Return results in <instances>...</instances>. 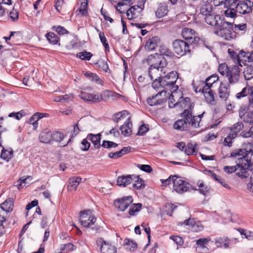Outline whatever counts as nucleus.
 I'll return each instance as SVG.
<instances>
[{"label": "nucleus", "mask_w": 253, "mask_h": 253, "mask_svg": "<svg viewBox=\"0 0 253 253\" xmlns=\"http://www.w3.org/2000/svg\"><path fill=\"white\" fill-rule=\"evenodd\" d=\"M239 158V166L241 165L239 176H243L245 173H248L249 169L253 168V151H248L245 149H237L233 150L230 154V157L232 158Z\"/></svg>", "instance_id": "1"}, {"label": "nucleus", "mask_w": 253, "mask_h": 253, "mask_svg": "<svg viewBox=\"0 0 253 253\" xmlns=\"http://www.w3.org/2000/svg\"><path fill=\"white\" fill-rule=\"evenodd\" d=\"M165 71L163 73L162 76L159 77V81H155L152 83V86L154 89H158L160 86L168 89L176 90L178 86L175 84L178 79V74L176 71H171L165 75Z\"/></svg>", "instance_id": "2"}, {"label": "nucleus", "mask_w": 253, "mask_h": 253, "mask_svg": "<svg viewBox=\"0 0 253 253\" xmlns=\"http://www.w3.org/2000/svg\"><path fill=\"white\" fill-rule=\"evenodd\" d=\"M214 33L226 40H230L232 38V33L233 30L232 23L227 22L224 19L221 21L219 26H217Z\"/></svg>", "instance_id": "3"}, {"label": "nucleus", "mask_w": 253, "mask_h": 253, "mask_svg": "<svg viewBox=\"0 0 253 253\" xmlns=\"http://www.w3.org/2000/svg\"><path fill=\"white\" fill-rule=\"evenodd\" d=\"M172 45L174 52L181 56L191 52L190 44L183 40H175L172 42Z\"/></svg>", "instance_id": "4"}, {"label": "nucleus", "mask_w": 253, "mask_h": 253, "mask_svg": "<svg viewBox=\"0 0 253 253\" xmlns=\"http://www.w3.org/2000/svg\"><path fill=\"white\" fill-rule=\"evenodd\" d=\"M146 62L150 66L161 68H164L168 65L164 56L158 53L149 55L146 59Z\"/></svg>", "instance_id": "5"}, {"label": "nucleus", "mask_w": 253, "mask_h": 253, "mask_svg": "<svg viewBox=\"0 0 253 253\" xmlns=\"http://www.w3.org/2000/svg\"><path fill=\"white\" fill-rule=\"evenodd\" d=\"M173 190L178 193L186 192L189 188V183L180 178L177 175L172 176Z\"/></svg>", "instance_id": "6"}, {"label": "nucleus", "mask_w": 253, "mask_h": 253, "mask_svg": "<svg viewBox=\"0 0 253 253\" xmlns=\"http://www.w3.org/2000/svg\"><path fill=\"white\" fill-rule=\"evenodd\" d=\"M96 220V217L92 214L90 210H85L80 212V222L84 227H89L94 224Z\"/></svg>", "instance_id": "7"}, {"label": "nucleus", "mask_w": 253, "mask_h": 253, "mask_svg": "<svg viewBox=\"0 0 253 253\" xmlns=\"http://www.w3.org/2000/svg\"><path fill=\"white\" fill-rule=\"evenodd\" d=\"M97 247L101 253H116L117 248L110 243L105 241L103 238H98L96 240Z\"/></svg>", "instance_id": "8"}, {"label": "nucleus", "mask_w": 253, "mask_h": 253, "mask_svg": "<svg viewBox=\"0 0 253 253\" xmlns=\"http://www.w3.org/2000/svg\"><path fill=\"white\" fill-rule=\"evenodd\" d=\"M253 2L250 0H240L236 5V11L242 14H250L252 12Z\"/></svg>", "instance_id": "9"}, {"label": "nucleus", "mask_w": 253, "mask_h": 253, "mask_svg": "<svg viewBox=\"0 0 253 253\" xmlns=\"http://www.w3.org/2000/svg\"><path fill=\"white\" fill-rule=\"evenodd\" d=\"M163 94H164V95L167 94V91L165 90H162L160 91L159 93L156 94V95H153L147 99V103L150 106H157V105H162L164 103L167 102L168 96H166L164 98H160Z\"/></svg>", "instance_id": "10"}, {"label": "nucleus", "mask_w": 253, "mask_h": 253, "mask_svg": "<svg viewBox=\"0 0 253 253\" xmlns=\"http://www.w3.org/2000/svg\"><path fill=\"white\" fill-rule=\"evenodd\" d=\"M146 0H141L139 5H135L129 8L126 12V16L128 19L137 18L142 13L144 7V3Z\"/></svg>", "instance_id": "11"}, {"label": "nucleus", "mask_w": 253, "mask_h": 253, "mask_svg": "<svg viewBox=\"0 0 253 253\" xmlns=\"http://www.w3.org/2000/svg\"><path fill=\"white\" fill-rule=\"evenodd\" d=\"M133 199L130 196L124 197L123 198L115 200L114 205L119 211H125L127 207L132 203Z\"/></svg>", "instance_id": "12"}, {"label": "nucleus", "mask_w": 253, "mask_h": 253, "mask_svg": "<svg viewBox=\"0 0 253 253\" xmlns=\"http://www.w3.org/2000/svg\"><path fill=\"white\" fill-rule=\"evenodd\" d=\"M80 96L82 99L92 103L99 102L103 99L102 94L101 93L94 94L82 91Z\"/></svg>", "instance_id": "13"}, {"label": "nucleus", "mask_w": 253, "mask_h": 253, "mask_svg": "<svg viewBox=\"0 0 253 253\" xmlns=\"http://www.w3.org/2000/svg\"><path fill=\"white\" fill-rule=\"evenodd\" d=\"M180 116L182 118L187 124L195 128L199 127V122H195V118L192 116L191 110L186 109L181 114Z\"/></svg>", "instance_id": "14"}, {"label": "nucleus", "mask_w": 253, "mask_h": 253, "mask_svg": "<svg viewBox=\"0 0 253 253\" xmlns=\"http://www.w3.org/2000/svg\"><path fill=\"white\" fill-rule=\"evenodd\" d=\"M239 68L234 65L232 68H229L226 77L228 79L229 83L231 84L237 83L239 79Z\"/></svg>", "instance_id": "15"}, {"label": "nucleus", "mask_w": 253, "mask_h": 253, "mask_svg": "<svg viewBox=\"0 0 253 253\" xmlns=\"http://www.w3.org/2000/svg\"><path fill=\"white\" fill-rule=\"evenodd\" d=\"M204 19L205 22L211 26H214L215 28H216L217 26H219L220 23L223 20L221 19L220 15L216 14L213 12L206 17H204Z\"/></svg>", "instance_id": "16"}, {"label": "nucleus", "mask_w": 253, "mask_h": 253, "mask_svg": "<svg viewBox=\"0 0 253 253\" xmlns=\"http://www.w3.org/2000/svg\"><path fill=\"white\" fill-rule=\"evenodd\" d=\"M164 68L149 66L148 75L150 80L154 83L155 81H159V77L162 76Z\"/></svg>", "instance_id": "17"}, {"label": "nucleus", "mask_w": 253, "mask_h": 253, "mask_svg": "<svg viewBox=\"0 0 253 253\" xmlns=\"http://www.w3.org/2000/svg\"><path fill=\"white\" fill-rule=\"evenodd\" d=\"M239 158L238 159V160L236 161V165L233 166H224L223 167V170L224 171L228 174L232 173L234 172H236V174L237 176H238L239 177H240L241 178H246L248 176L249 173H245L243 176H239L238 173L239 172L240 173L242 171L240 170L241 169V165L239 166Z\"/></svg>", "instance_id": "18"}, {"label": "nucleus", "mask_w": 253, "mask_h": 253, "mask_svg": "<svg viewBox=\"0 0 253 253\" xmlns=\"http://www.w3.org/2000/svg\"><path fill=\"white\" fill-rule=\"evenodd\" d=\"M161 40L158 36H152L149 37L145 42V48L149 51H153L160 43Z\"/></svg>", "instance_id": "19"}, {"label": "nucleus", "mask_w": 253, "mask_h": 253, "mask_svg": "<svg viewBox=\"0 0 253 253\" xmlns=\"http://www.w3.org/2000/svg\"><path fill=\"white\" fill-rule=\"evenodd\" d=\"M133 175H122L118 177L117 183V185L120 187H126L130 184L132 181Z\"/></svg>", "instance_id": "20"}, {"label": "nucleus", "mask_w": 253, "mask_h": 253, "mask_svg": "<svg viewBox=\"0 0 253 253\" xmlns=\"http://www.w3.org/2000/svg\"><path fill=\"white\" fill-rule=\"evenodd\" d=\"M52 131L45 128L41 132L39 138L41 142L48 143L52 140Z\"/></svg>", "instance_id": "21"}, {"label": "nucleus", "mask_w": 253, "mask_h": 253, "mask_svg": "<svg viewBox=\"0 0 253 253\" xmlns=\"http://www.w3.org/2000/svg\"><path fill=\"white\" fill-rule=\"evenodd\" d=\"M218 95L219 97L224 100H226L230 94V88L223 83H221L218 88Z\"/></svg>", "instance_id": "22"}, {"label": "nucleus", "mask_w": 253, "mask_h": 253, "mask_svg": "<svg viewBox=\"0 0 253 253\" xmlns=\"http://www.w3.org/2000/svg\"><path fill=\"white\" fill-rule=\"evenodd\" d=\"M81 181L82 178L79 176L69 178L67 190L69 191H76Z\"/></svg>", "instance_id": "23"}, {"label": "nucleus", "mask_w": 253, "mask_h": 253, "mask_svg": "<svg viewBox=\"0 0 253 253\" xmlns=\"http://www.w3.org/2000/svg\"><path fill=\"white\" fill-rule=\"evenodd\" d=\"M132 122L130 121V118L127 119L126 121L124 124L121 126L120 129L122 134L125 136H129L132 133L131 126Z\"/></svg>", "instance_id": "24"}, {"label": "nucleus", "mask_w": 253, "mask_h": 253, "mask_svg": "<svg viewBox=\"0 0 253 253\" xmlns=\"http://www.w3.org/2000/svg\"><path fill=\"white\" fill-rule=\"evenodd\" d=\"M101 136V135L100 133L97 134L89 133L86 137L88 141H90L92 143L95 149H97L101 146L100 144Z\"/></svg>", "instance_id": "25"}, {"label": "nucleus", "mask_w": 253, "mask_h": 253, "mask_svg": "<svg viewBox=\"0 0 253 253\" xmlns=\"http://www.w3.org/2000/svg\"><path fill=\"white\" fill-rule=\"evenodd\" d=\"M195 35H196L195 31L194 30L188 28H183L181 32V35L182 37L188 42H191V40H193V37Z\"/></svg>", "instance_id": "26"}, {"label": "nucleus", "mask_w": 253, "mask_h": 253, "mask_svg": "<svg viewBox=\"0 0 253 253\" xmlns=\"http://www.w3.org/2000/svg\"><path fill=\"white\" fill-rule=\"evenodd\" d=\"M212 8V3H207V1H204L203 4L200 8V14L203 15L204 17H206L213 12Z\"/></svg>", "instance_id": "27"}, {"label": "nucleus", "mask_w": 253, "mask_h": 253, "mask_svg": "<svg viewBox=\"0 0 253 253\" xmlns=\"http://www.w3.org/2000/svg\"><path fill=\"white\" fill-rule=\"evenodd\" d=\"M14 202L12 198H8L0 204V208L3 211L9 212L12 211Z\"/></svg>", "instance_id": "28"}, {"label": "nucleus", "mask_w": 253, "mask_h": 253, "mask_svg": "<svg viewBox=\"0 0 253 253\" xmlns=\"http://www.w3.org/2000/svg\"><path fill=\"white\" fill-rule=\"evenodd\" d=\"M124 246L126 250L130 252H134L136 251L137 248L136 242L127 238H126L124 240Z\"/></svg>", "instance_id": "29"}, {"label": "nucleus", "mask_w": 253, "mask_h": 253, "mask_svg": "<svg viewBox=\"0 0 253 253\" xmlns=\"http://www.w3.org/2000/svg\"><path fill=\"white\" fill-rule=\"evenodd\" d=\"M231 240L228 239L226 237L217 238L215 240V244L218 248L224 247L227 249L229 247V243Z\"/></svg>", "instance_id": "30"}, {"label": "nucleus", "mask_w": 253, "mask_h": 253, "mask_svg": "<svg viewBox=\"0 0 253 253\" xmlns=\"http://www.w3.org/2000/svg\"><path fill=\"white\" fill-rule=\"evenodd\" d=\"M180 100H179V105L181 108L185 109H187L191 110L194 107V104L191 103V99L189 97L182 98L181 97Z\"/></svg>", "instance_id": "31"}, {"label": "nucleus", "mask_w": 253, "mask_h": 253, "mask_svg": "<svg viewBox=\"0 0 253 253\" xmlns=\"http://www.w3.org/2000/svg\"><path fill=\"white\" fill-rule=\"evenodd\" d=\"M219 77L217 74H213L207 78L205 82H201V84H205L207 87L208 86V90H209L212 84L217 81Z\"/></svg>", "instance_id": "32"}, {"label": "nucleus", "mask_w": 253, "mask_h": 253, "mask_svg": "<svg viewBox=\"0 0 253 253\" xmlns=\"http://www.w3.org/2000/svg\"><path fill=\"white\" fill-rule=\"evenodd\" d=\"M13 156V151L11 148L5 149L2 147V149L0 155L1 159L8 162Z\"/></svg>", "instance_id": "33"}, {"label": "nucleus", "mask_w": 253, "mask_h": 253, "mask_svg": "<svg viewBox=\"0 0 253 253\" xmlns=\"http://www.w3.org/2000/svg\"><path fill=\"white\" fill-rule=\"evenodd\" d=\"M84 75L91 81H94L96 83L103 85L104 82L100 79L97 74L88 71L84 74Z\"/></svg>", "instance_id": "34"}, {"label": "nucleus", "mask_w": 253, "mask_h": 253, "mask_svg": "<svg viewBox=\"0 0 253 253\" xmlns=\"http://www.w3.org/2000/svg\"><path fill=\"white\" fill-rule=\"evenodd\" d=\"M188 124L183 119H179L176 121L173 124V128L180 131L187 129Z\"/></svg>", "instance_id": "35"}, {"label": "nucleus", "mask_w": 253, "mask_h": 253, "mask_svg": "<svg viewBox=\"0 0 253 253\" xmlns=\"http://www.w3.org/2000/svg\"><path fill=\"white\" fill-rule=\"evenodd\" d=\"M168 12V7L162 3H160L156 11L155 14L157 17L160 18L167 15Z\"/></svg>", "instance_id": "36"}, {"label": "nucleus", "mask_w": 253, "mask_h": 253, "mask_svg": "<svg viewBox=\"0 0 253 253\" xmlns=\"http://www.w3.org/2000/svg\"><path fill=\"white\" fill-rule=\"evenodd\" d=\"M197 185L199 187L198 190L199 192L203 195H206L209 192L210 188L206 185L204 184V182L202 180H199L197 182ZM195 190H197L196 188H192Z\"/></svg>", "instance_id": "37"}, {"label": "nucleus", "mask_w": 253, "mask_h": 253, "mask_svg": "<svg viewBox=\"0 0 253 253\" xmlns=\"http://www.w3.org/2000/svg\"><path fill=\"white\" fill-rule=\"evenodd\" d=\"M128 115L129 112L127 110H123L115 113L113 116L112 120L117 123L120 121L124 119Z\"/></svg>", "instance_id": "38"}, {"label": "nucleus", "mask_w": 253, "mask_h": 253, "mask_svg": "<svg viewBox=\"0 0 253 253\" xmlns=\"http://www.w3.org/2000/svg\"><path fill=\"white\" fill-rule=\"evenodd\" d=\"M203 94L205 95V99L206 101L210 104H213L215 100H214V92L211 90V89L209 90H207L206 91H204Z\"/></svg>", "instance_id": "39"}, {"label": "nucleus", "mask_w": 253, "mask_h": 253, "mask_svg": "<svg viewBox=\"0 0 253 253\" xmlns=\"http://www.w3.org/2000/svg\"><path fill=\"white\" fill-rule=\"evenodd\" d=\"M45 37L49 42L52 44H57L59 41V38L58 36L53 32L47 33Z\"/></svg>", "instance_id": "40"}, {"label": "nucleus", "mask_w": 253, "mask_h": 253, "mask_svg": "<svg viewBox=\"0 0 253 253\" xmlns=\"http://www.w3.org/2000/svg\"><path fill=\"white\" fill-rule=\"evenodd\" d=\"M160 52L161 55L163 56L165 55L167 57L172 58L174 56V53L169 48L166 47L165 45H160Z\"/></svg>", "instance_id": "41"}, {"label": "nucleus", "mask_w": 253, "mask_h": 253, "mask_svg": "<svg viewBox=\"0 0 253 253\" xmlns=\"http://www.w3.org/2000/svg\"><path fill=\"white\" fill-rule=\"evenodd\" d=\"M95 65H97L98 68H100L105 72H111L107 62L104 60L102 59H99L97 62L95 63Z\"/></svg>", "instance_id": "42"}, {"label": "nucleus", "mask_w": 253, "mask_h": 253, "mask_svg": "<svg viewBox=\"0 0 253 253\" xmlns=\"http://www.w3.org/2000/svg\"><path fill=\"white\" fill-rule=\"evenodd\" d=\"M244 128V124L242 122H237L230 128L231 133H235L237 136L238 133L240 132Z\"/></svg>", "instance_id": "43"}, {"label": "nucleus", "mask_w": 253, "mask_h": 253, "mask_svg": "<svg viewBox=\"0 0 253 253\" xmlns=\"http://www.w3.org/2000/svg\"><path fill=\"white\" fill-rule=\"evenodd\" d=\"M133 179L135 180V183L133 184V187L136 189L144 188L145 186L144 181L139 177V176L133 175Z\"/></svg>", "instance_id": "44"}, {"label": "nucleus", "mask_w": 253, "mask_h": 253, "mask_svg": "<svg viewBox=\"0 0 253 253\" xmlns=\"http://www.w3.org/2000/svg\"><path fill=\"white\" fill-rule=\"evenodd\" d=\"M239 0H221L219 4H224V7L231 8L235 7L236 8L237 3Z\"/></svg>", "instance_id": "45"}, {"label": "nucleus", "mask_w": 253, "mask_h": 253, "mask_svg": "<svg viewBox=\"0 0 253 253\" xmlns=\"http://www.w3.org/2000/svg\"><path fill=\"white\" fill-rule=\"evenodd\" d=\"M142 204L140 203L134 204L131 205L129 209L128 213L130 215H134L135 213L140 211Z\"/></svg>", "instance_id": "46"}, {"label": "nucleus", "mask_w": 253, "mask_h": 253, "mask_svg": "<svg viewBox=\"0 0 253 253\" xmlns=\"http://www.w3.org/2000/svg\"><path fill=\"white\" fill-rule=\"evenodd\" d=\"M248 29L246 23H239L234 24L233 30L235 32L241 31L242 33H245Z\"/></svg>", "instance_id": "47"}, {"label": "nucleus", "mask_w": 253, "mask_h": 253, "mask_svg": "<svg viewBox=\"0 0 253 253\" xmlns=\"http://www.w3.org/2000/svg\"><path fill=\"white\" fill-rule=\"evenodd\" d=\"M74 245L72 243L61 245L60 247V252L56 253H67L69 251L74 250Z\"/></svg>", "instance_id": "48"}, {"label": "nucleus", "mask_w": 253, "mask_h": 253, "mask_svg": "<svg viewBox=\"0 0 253 253\" xmlns=\"http://www.w3.org/2000/svg\"><path fill=\"white\" fill-rule=\"evenodd\" d=\"M92 54L90 52L84 51L78 53L76 55L77 57L83 60H89L92 56Z\"/></svg>", "instance_id": "49"}, {"label": "nucleus", "mask_w": 253, "mask_h": 253, "mask_svg": "<svg viewBox=\"0 0 253 253\" xmlns=\"http://www.w3.org/2000/svg\"><path fill=\"white\" fill-rule=\"evenodd\" d=\"M184 152L187 155H196L197 152L194 146L191 143H188L184 149Z\"/></svg>", "instance_id": "50"}, {"label": "nucleus", "mask_w": 253, "mask_h": 253, "mask_svg": "<svg viewBox=\"0 0 253 253\" xmlns=\"http://www.w3.org/2000/svg\"><path fill=\"white\" fill-rule=\"evenodd\" d=\"M177 208V206H174L171 203L167 204L164 208V211L165 213L171 216L175 209Z\"/></svg>", "instance_id": "51"}, {"label": "nucleus", "mask_w": 253, "mask_h": 253, "mask_svg": "<svg viewBox=\"0 0 253 253\" xmlns=\"http://www.w3.org/2000/svg\"><path fill=\"white\" fill-rule=\"evenodd\" d=\"M82 1L81 6L79 9L80 12L83 15L86 16L87 13L88 0H81Z\"/></svg>", "instance_id": "52"}, {"label": "nucleus", "mask_w": 253, "mask_h": 253, "mask_svg": "<svg viewBox=\"0 0 253 253\" xmlns=\"http://www.w3.org/2000/svg\"><path fill=\"white\" fill-rule=\"evenodd\" d=\"M189 42L190 43L189 44H190V46L193 45L194 46H197L204 44V41L196 36V35L193 37V40H191V42Z\"/></svg>", "instance_id": "53"}, {"label": "nucleus", "mask_w": 253, "mask_h": 253, "mask_svg": "<svg viewBox=\"0 0 253 253\" xmlns=\"http://www.w3.org/2000/svg\"><path fill=\"white\" fill-rule=\"evenodd\" d=\"M236 137L235 133H230L224 138V144L225 146H231L233 143L232 140Z\"/></svg>", "instance_id": "54"}, {"label": "nucleus", "mask_w": 253, "mask_h": 253, "mask_svg": "<svg viewBox=\"0 0 253 253\" xmlns=\"http://www.w3.org/2000/svg\"><path fill=\"white\" fill-rule=\"evenodd\" d=\"M90 147V143L88 140L86 138L83 139L81 143L80 149L83 151H87L89 150Z\"/></svg>", "instance_id": "55"}, {"label": "nucleus", "mask_w": 253, "mask_h": 253, "mask_svg": "<svg viewBox=\"0 0 253 253\" xmlns=\"http://www.w3.org/2000/svg\"><path fill=\"white\" fill-rule=\"evenodd\" d=\"M52 140L57 142H61L64 138V134L60 131L52 132Z\"/></svg>", "instance_id": "56"}, {"label": "nucleus", "mask_w": 253, "mask_h": 253, "mask_svg": "<svg viewBox=\"0 0 253 253\" xmlns=\"http://www.w3.org/2000/svg\"><path fill=\"white\" fill-rule=\"evenodd\" d=\"M203 226L202 225L201 223L200 222H196L195 220V223L192 224L190 226V229L193 232H199L203 230Z\"/></svg>", "instance_id": "57"}, {"label": "nucleus", "mask_w": 253, "mask_h": 253, "mask_svg": "<svg viewBox=\"0 0 253 253\" xmlns=\"http://www.w3.org/2000/svg\"><path fill=\"white\" fill-rule=\"evenodd\" d=\"M229 68L228 67L226 63H222L219 65L218 71L221 75H226V76L228 72Z\"/></svg>", "instance_id": "58"}, {"label": "nucleus", "mask_w": 253, "mask_h": 253, "mask_svg": "<svg viewBox=\"0 0 253 253\" xmlns=\"http://www.w3.org/2000/svg\"><path fill=\"white\" fill-rule=\"evenodd\" d=\"M210 240V238H200L196 241V244L201 248H204Z\"/></svg>", "instance_id": "59"}, {"label": "nucleus", "mask_w": 253, "mask_h": 253, "mask_svg": "<svg viewBox=\"0 0 253 253\" xmlns=\"http://www.w3.org/2000/svg\"><path fill=\"white\" fill-rule=\"evenodd\" d=\"M240 135L244 138L253 137V126H251L248 130L242 131Z\"/></svg>", "instance_id": "60"}, {"label": "nucleus", "mask_w": 253, "mask_h": 253, "mask_svg": "<svg viewBox=\"0 0 253 253\" xmlns=\"http://www.w3.org/2000/svg\"><path fill=\"white\" fill-rule=\"evenodd\" d=\"M201 82H200L199 84L197 86L194 85V90L196 92H202L203 93L207 90H208L209 87L206 86L205 84H201Z\"/></svg>", "instance_id": "61"}, {"label": "nucleus", "mask_w": 253, "mask_h": 253, "mask_svg": "<svg viewBox=\"0 0 253 253\" xmlns=\"http://www.w3.org/2000/svg\"><path fill=\"white\" fill-rule=\"evenodd\" d=\"M99 37L100 40L101 42L103 44V46L106 49H108L109 48V44L107 42L106 38L105 36L104 33L103 32H99Z\"/></svg>", "instance_id": "62"}, {"label": "nucleus", "mask_w": 253, "mask_h": 253, "mask_svg": "<svg viewBox=\"0 0 253 253\" xmlns=\"http://www.w3.org/2000/svg\"><path fill=\"white\" fill-rule=\"evenodd\" d=\"M149 128L148 125L143 124L139 126L137 134L143 136L149 130Z\"/></svg>", "instance_id": "63"}, {"label": "nucleus", "mask_w": 253, "mask_h": 253, "mask_svg": "<svg viewBox=\"0 0 253 253\" xmlns=\"http://www.w3.org/2000/svg\"><path fill=\"white\" fill-rule=\"evenodd\" d=\"M244 121L250 124L253 123V110L246 113Z\"/></svg>", "instance_id": "64"}]
</instances>
